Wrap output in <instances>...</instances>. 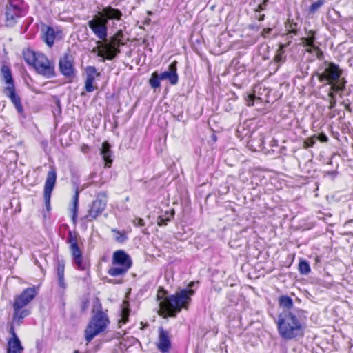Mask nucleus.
<instances>
[{
    "label": "nucleus",
    "instance_id": "obj_6",
    "mask_svg": "<svg viewBox=\"0 0 353 353\" xmlns=\"http://www.w3.org/2000/svg\"><path fill=\"white\" fill-rule=\"evenodd\" d=\"M341 72V70L337 65L330 63L324 70L318 75V77L321 82L324 81H327V83L331 85L332 90H343L345 88V81H340L336 83L339 81Z\"/></svg>",
    "mask_w": 353,
    "mask_h": 353
},
{
    "label": "nucleus",
    "instance_id": "obj_19",
    "mask_svg": "<svg viewBox=\"0 0 353 353\" xmlns=\"http://www.w3.org/2000/svg\"><path fill=\"white\" fill-rule=\"evenodd\" d=\"M278 303L279 307L282 308L281 312L305 311L304 310L295 307L292 299L288 295H281L279 297Z\"/></svg>",
    "mask_w": 353,
    "mask_h": 353
},
{
    "label": "nucleus",
    "instance_id": "obj_14",
    "mask_svg": "<svg viewBox=\"0 0 353 353\" xmlns=\"http://www.w3.org/2000/svg\"><path fill=\"white\" fill-rule=\"evenodd\" d=\"M99 14L107 23L108 21H121L123 17L121 10L110 6L104 7Z\"/></svg>",
    "mask_w": 353,
    "mask_h": 353
},
{
    "label": "nucleus",
    "instance_id": "obj_28",
    "mask_svg": "<svg viewBox=\"0 0 353 353\" xmlns=\"http://www.w3.org/2000/svg\"><path fill=\"white\" fill-rule=\"evenodd\" d=\"M128 268L121 265H113L108 270V274L112 276H118L125 275L128 271Z\"/></svg>",
    "mask_w": 353,
    "mask_h": 353
},
{
    "label": "nucleus",
    "instance_id": "obj_48",
    "mask_svg": "<svg viewBox=\"0 0 353 353\" xmlns=\"http://www.w3.org/2000/svg\"><path fill=\"white\" fill-rule=\"evenodd\" d=\"M50 200H45V206L48 212H50Z\"/></svg>",
    "mask_w": 353,
    "mask_h": 353
},
{
    "label": "nucleus",
    "instance_id": "obj_4",
    "mask_svg": "<svg viewBox=\"0 0 353 353\" xmlns=\"http://www.w3.org/2000/svg\"><path fill=\"white\" fill-rule=\"evenodd\" d=\"M23 58L28 64L34 66L39 74L47 78L54 76V64L43 54L28 48L23 51Z\"/></svg>",
    "mask_w": 353,
    "mask_h": 353
},
{
    "label": "nucleus",
    "instance_id": "obj_17",
    "mask_svg": "<svg viewBox=\"0 0 353 353\" xmlns=\"http://www.w3.org/2000/svg\"><path fill=\"white\" fill-rule=\"evenodd\" d=\"M41 30L43 41L49 47H52L59 32H56L53 28L46 25H42Z\"/></svg>",
    "mask_w": 353,
    "mask_h": 353
},
{
    "label": "nucleus",
    "instance_id": "obj_31",
    "mask_svg": "<svg viewBox=\"0 0 353 353\" xmlns=\"http://www.w3.org/2000/svg\"><path fill=\"white\" fill-rule=\"evenodd\" d=\"M299 271L302 275H307L311 271L309 262L305 259H300L299 263Z\"/></svg>",
    "mask_w": 353,
    "mask_h": 353
},
{
    "label": "nucleus",
    "instance_id": "obj_5",
    "mask_svg": "<svg viewBox=\"0 0 353 353\" xmlns=\"http://www.w3.org/2000/svg\"><path fill=\"white\" fill-rule=\"evenodd\" d=\"M37 295L35 288H28L25 289L19 295L17 296L13 303V318L12 321L17 322L19 325L23 319L30 314L28 310H22L30 301L34 299Z\"/></svg>",
    "mask_w": 353,
    "mask_h": 353
},
{
    "label": "nucleus",
    "instance_id": "obj_56",
    "mask_svg": "<svg viewBox=\"0 0 353 353\" xmlns=\"http://www.w3.org/2000/svg\"><path fill=\"white\" fill-rule=\"evenodd\" d=\"M74 353H79V351L76 350L74 351Z\"/></svg>",
    "mask_w": 353,
    "mask_h": 353
},
{
    "label": "nucleus",
    "instance_id": "obj_40",
    "mask_svg": "<svg viewBox=\"0 0 353 353\" xmlns=\"http://www.w3.org/2000/svg\"><path fill=\"white\" fill-rule=\"evenodd\" d=\"M12 201H14V203H15V205H16V208L14 209V212L17 213V212H19L21 211V206H20V203L19 201V200L17 199H15V200H12Z\"/></svg>",
    "mask_w": 353,
    "mask_h": 353
},
{
    "label": "nucleus",
    "instance_id": "obj_25",
    "mask_svg": "<svg viewBox=\"0 0 353 353\" xmlns=\"http://www.w3.org/2000/svg\"><path fill=\"white\" fill-rule=\"evenodd\" d=\"M315 32L313 30H310L307 33V37H303L301 39L302 41L303 45L305 46H308L310 48L307 49V51L308 52H312V50H316L318 49V47H316L314 42L315 40L314 37Z\"/></svg>",
    "mask_w": 353,
    "mask_h": 353
},
{
    "label": "nucleus",
    "instance_id": "obj_32",
    "mask_svg": "<svg viewBox=\"0 0 353 353\" xmlns=\"http://www.w3.org/2000/svg\"><path fill=\"white\" fill-rule=\"evenodd\" d=\"M160 75L157 72H154L152 74L151 78L150 79V84L151 87L153 88H157L160 87Z\"/></svg>",
    "mask_w": 353,
    "mask_h": 353
},
{
    "label": "nucleus",
    "instance_id": "obj_27",
    "mask_svg": "<svg viewBox=\"0 0 353 353\" xmlns=\"http://www.w3.org/2000/svg\"><path fill=\"white\" fill-rule=\"evenodd\" d=\"M1 74L3 80L7 84L6 87H9L11 85H14L11 71L8 66L3 65L1 69Z\"/></svg>",
    "mask_w": 353,
    "mask_h": 353
},
{
    "label": "nucleus",
    "instance_id": "obj_7",
    "mask_svg": "<svg viewBox=\"0 0 353 353\" xmlns=\"http://www.w3.org/2000/svg\"><path fill=\"white\" fill-rule=\"evenodd\" d=\"M122 30H119L112 38L109 43H99L102 50L98 52V56L108 60L113 59L119 53H120L119 47L124 43L122 41Z\"/></svg>",
    "mask_w": 353,
    "mask_h": 353
},
{
    "label": "nucleus",
    "instance_id": "obj_45",
    "mask_svg": "<svg viewBox=\"0 0 353 353\" xmlns=\"http://www.w3.org/2000/svg\"><path fill=\"white\" fill-rule=\"evenodd\" d=\"M272 31V28L264 29L261 33V35L264 37H266L268 34H270Z\"/></svg>",
    "mask_w": 353,
    "mask_h": 353
},
{
    "label": "nucleus",
    "instance_id": "obj_44",
    "mask_svg": "<svg viewBox=\"0 0 353 353\" xmlns=\"http://www.w3.org/2000/svg\"><path fill=\"white\" fill-rule=\"evenodd\" d=\"M336 101L335 98L330 99L329 109H330V110L332 109L336 105Z\"/></svg>",
    "mask_w": 353,
    "mask_h": 353
},
{
    "label": "nucleus",
    "instance_id": "obj_36",
    "mask_svg": "<svg viewBox=\"0 0 353 353\" xmlns=\"http://www.w3.org/2000/svg\"><path fill=\"white\" fill-rule=\"evenodd\" d=\"M67 243L70 244V248H72L73 243H77L76 236L70 231L67 239Z\"/></svg>",
    "mask_w": 353,
    "mask_h": 353
},
{
    "label": "nucleus",
    "instance_id": "obj_12",
    "mask_svg": "<svg viewBox=\"0 0 353 353\" xmlns=\"http://www.w3.org/2000/svg\"><path fill=\"white\" fill-rule=\"evenodd\" d=\"M3 92L4 94L10 99L17 112L20 114L23 113V108L21 104V98L16 92L14 85H11L9 87H5Z\"/></svg>",
    "mask_w": 353,
    "mask_h": 353
},
{
    "label": "nucleus",
    "instance_id": "obj_22",
    "mask_svg": "<svg viewBox=\"0 0 353 353\" xmlns=\"http://www.w3.org/2000/svg\"><path fill=\"white\" fill-rule=\"evenodd\" d=\"M292 36L289 37L288 34L287 35V39H288V41L286 43H280L279 44V48L276 52V55L274 56V61L276 63H278V66L276 68V70L278 69V68L279 67V65L281 63H283L285 61V59H286V57L285 55V51H284V49L288 46L290 45V43H291V39H292Z\"/></svg>",
    "mask_w": 353,
    "mask_h": 353
},
{
    "label": "nucleus",
    "instance_id": "obj_54",
    "mask_svg": "<svg viewBox=\"0 0 353 353\" xmlns=\"http://www.w3.org/2000/svg\"><path fill=\"white\" fill-rule=\"evenodd\" d=\"M78 197H79V192L77 190H76L74 196V199H78Z\"/></svg>",
    "mask_w": 353,
    "mask_h": 353
},
{
    "label": "nucleus",
    "instance_id": "obj_33",
    "mask_svg": "<svg viewBox=\"0 0 353 353\" xmlns=\"http://www.w3.org/2000/svg\"><path fill=\"white\" fill-rule=\"evenodd\" d=\"M78 208H79V200H73L72 207L71 208V213H72V221L74 224H75L77 221Z\"/></svg>",
    "mask_w": 353,
    "mask_h": 353
},
{
    "label": "nucleus",
    "instance_id": "obj_35",
    "mask_svg": "<svg viewBox=\"0 0 353 353\" xmlns=\"http://www.w3.org/2000/svg\"><path fill=\"white\" fill-rule=\"evenodd\" d=\"M316 140H317V138L315 136L307 139L304 141V147L305 148H307L309 147H312L315 144Z\"/></svg>",
    "mask_w": 353,
    "mask_h": 353
},
{
    "label": "nucleus",
    "instance_id": "obj_43",
    "mask_svg": "<svg viewBox=\"0 0 353 353\" xmlns=\"http://www.w3.org/2000/svg\"><path fill=\"white\" fill-rule=\"evenodd\" d=\"M88 305H89V301L88 300L82 302V303H81V310L82 311H85L87 310V308L88 307Z\"/></svg>",
    "mask_w": 353,
    "mask_h": 353
},
{
    "label": "nucleus",
    "instance_id": "obj_1",
    "mask_svg": "<svg viewBox=\"0 0 353 353\" xmlns=\"http://www.w3.org/2000/svg\"><path fill=\"white\" fill-rule=\"evenodd\" d=\"M199 282L191 281L187 288L179 290L175 294L163 298L157 295L159 303V314L163 318H176L182 309L188 310L192 302V296L195 294L192 289Z\"/></svg>",
    "mask_w": 353,
    "mask_h": 353
},
{
    "label": "nucleus",
    "instance_id": "obj_37",
    "mask_svg": "<svg viewBox=\"0 0 353 353\" xmlns=\"http://www.w3.org/2000/svg\"><path fill=\"white\" fill-rule=\"evenodd\" d=\"M288 31L289 33H293L294 34H297V23H292L289 25L288 28Z\"/></svg>",
    "mask_w": 353,
    "mask_h": 353
},
{
    "label": "nucleus",
    "instance_id": "obj_24",
    "mask_svg": "<svg viewBox=\"0 0 353 353\" xmlns=\"http://www.w3.org/2000/svg\"><path fill=\"white\" fill-rule=\"evenodd\" d=\"M65 261L59 260L57 264V275L58 277L59 286L63 289L66 288V283L64 281Z\"/></svg>",
    "mask_w": 353,
    "mask_h": 353
},
{
    "label": "nucleus",
    "instance_id": "obj_46",
    "mask_svg": "<svg viewBox=\"0 0 353 353\" xmlns=\"http://www.w3.org/2000/svg\"><path fill=\"white\" fill-rule=\"evenodd\" d=\"M265 1H264L263 3L259 4L258 6L256 11V12H261V10L265 9Z\"/></svg>",
    "mask_w": 353,
    "mask_h": 353
},
{
    "label": "nucleus",
    "instance_id": "obj_42",
    "mask_svg": "<svg viewBox=\"0 0 353 353\" xmlns=\"http://www.w3.org/2000/svg\"><path fill=\"white\" fill-rule=\"evenodd\" d=\"M317 139H319L321 142H327V137L324 134H321L318 137H316Z\"/></svg>",
    "mask_w": 353,
    "mask_h": 353
},
{
    "label": "nucleus",
    "instance_id": "obj_30",
    "mask_svg": "<svg viewBox=\"0 0 353 353\" xmlns=\"http://www.w3.org/2000/svg\"><path fill=\"white\" fill-rule=\"evenodd\" d=\"M111 232L114 234V239L118 243H123L128 239L127 233L125 231L121 232L114 228L111 230Z\"/></svg>",
    "mask_w": 353,
    "mask_h": 353
},
{
    "label": "nucleus",
    "instance_id": "obj_26",
    "mask_svg": "<svg viewBox=\"0 0 353 353\" xmlns=\"http://www.w3.org/2000/svg\"><path fill=\"white\" fill-rule=\"evenodd\" d=\"M101 154L105 162V165L110 167L112 160L111 159L112 152L110 145L107 142H103L101 150Z\"/></svg>",
    "mask_w": 353,
    "mask_h": 353
},
{
    "label": "nucleus",
    "instance_id": "obj_20",
    "mask_svg": "<svg viewBox=\"0 0 353 353\" xmlns=\"http://www.w3.org/2000/svg\"><path fill=\"white\" fill-rule=\"evenodd\" d=\"M106 203L103 200H93L87 217H91L92 219L99 216L105 210Z\"/></svg>",
    "mask_w": 353,
    "mask_h": 353
},
{
    "label": "nucleus",
    "instance_id": "obj_55",
    "mask_svg": "<svg viewBox=\"0 0 353 353\" xmlns=\"http://www.w3.org/2000/svg\"><path fill=\"white\" fill-rule=\"evenodd\" d=\"M263 19H264V14L260 15L259 17V21H262V20H263Z\"/></svg>",
    "mask_w": 353,
    "mask_h": 353
},
{
    "label": "nucleus",
    "instance_id": "obj_23",
    "mask_svg": "<svg viewBox=\"0 0 353 353\" xmlns=\"http://www.w3.org/2000/svg\"><path fill=\"white\" fill-rule=\"evenodd\" d=\"M24 348L19 337L10 338L7 344V353H22Z\"/></svg>",
    "mask_w": 353,
    "mask_h": 353
},
{
    "label": "nucleus",
    "instance_id": "obj_2",
    "mask_svg": "<svg viewBox=\"0 0 353 353\" xmlns=\"http://www.w3.org/2000/svg\"><path fill=\"white\" fill-rule=\"evenodd\" d=\"M306 320V311L281 312L275 321L279 336L285 340L303 336Z\"/></svg>",
    "mask_w": 353,
    "mask_h": 353
},
{
    "label": "nucleus",
    "instance_id": "obj_8",
    "mask_svg": "<svg viewBox=\"0 0 353 353\" xmlns=\"http://www.w3.org/2000/svg\"><path fill=\"white\" fill-rule=\"evenodd\" d=\"M89 28L93 33L103 41H106L107 37V22L99 14L94 16L92 19L88 22Z\"/></svg>",
    "mask_w": 353,
    "mask_h": 353
},
{
    "label": "nucleus",
    "instance_id": "obj_11",
    "mask_svg": "<svg viewBox=\"0 0 353 353\" xmlns=\"http://www.w3.org/2000/svg\"><path fill=\"white\" fill-rule=\"evenodd\" d=\"M21 9L17 5L13 4L11 1L6 6V23L7 26H12L16 23L17 18L21 17Z\"/></svg>",
    "mask_w": 353,
    "mask_h": 353
},
{
    "label": "nucleus",
    "instance_id": "obj_3",
    "mask_svg": "<svg viewBox=\"0 0 353 353\" xmlns=\"http://www.w3.org/2000/svg\"><path fill=\"white\" fill-rule=\"evenodd\" d=\"M92 316L85 330V339L90 342L96 336L103 332L110 321L107 310L103 311L99 298H95L92 303Z\"/></svg>",
    "mask_w": 353,
    "mask_h": 353
},
{
    "label": "nucleus",
    "instance_id": "obj_52",
    "mask_svg": "<svg viewBox=\"0 0 353 353\" xmlns=\"http://www.w3.org/2000/svg\"><path fill=\"white\" fill-rule=\"evenodd\" d=\"M108 282H109V283H114H114H122V281H114V280H113V279H110V280L108 281Z\"/></svg>",
    "mask_w": 353,
    "mask_h": 353
},
{
    "label": "nucleus",
    "instance_id": "obj_13",
    "mask_svg": "<svg viewBox=\"0 0 353 353\" xmlns=\"http://www.w3.org/2000/svg\"><path fill=\"white\" fill-rule=\"evenodd\" d=\"M172 347L171 340L168 331L165 330L163 327H159V343L157 348L162 353H167Z\"/></svg>",
    "mask_w": 353,
    "mask_h": 353
},
{
    "label": "nucleus",
    "instance_id": "obj_39",
    "mask_svg": "<svg viewBox=\"0 0 353 353\" xmlns=\"http://www.w3.org/2000/svg\"><path fill=\"white\" fill-rule=\"evenodd\" d=\"M9 334L12 336L10 338H14V337H18L17 334H16V332H15V330H14V326L13 325V323H11L10 326V329H9Z\"/></svg>",
    "mask_w": 353,
    "mask_h": 353
},
{
    "label": "nucleus",
    "instance_id": "obj_50",
    "mask_svg": "<svg viewBox=\"0 0 353 353\" xmlns=\"http://www.w3.org/2000/svg\"><path fill=\"white\" fill-rule=\"evenodd\" d=\"M332 216V214H325V216L323 217H321V216H317L319 219H323L324 221L327 220V217H331Z\"/></svg>",
    "mask_w": 353,
    "mask_h": 353
},
{
    "label": "nucleus",
    "instance_id": "obj_29",
    "mask_svg": "<svg viewBox=\"0 0 353 353\" xmlns=\"http://www.w3.org/2000/svg\"><path fill=\"white\" fill-rule=\"evenodd\" d=\"M174 211L165 212L163 215L159 216L157 219V225L159 226H165L174 217Z\"/></svg>",
    "mask_w": 353,
    "mask_h": 353
},
{
    "label": "nucleus",
    "instance_id": "obj_51",
    "mask_svg": "<svg viewBox=\"0 0 353 353\" xmlns=\"http://www.w3.org/2000/svg\"><path fill=\"white\" fill-rule=\"evenodd\" d=\"M342 104L344 105L345 110L350 111V104H347V103H342Z\"/></svg>",
    "mask_w": 353,
    "mask_h": 353
},
{
    "label": "nucleus",
    "instance_id": "obj_49",
    "mask_svg": "<svg viewBox=\"0 0 353 353\" xmlns=\"http://www.w3.org/2000/svg\"><path fill=\"white\" fill-rule=\"evenodd\" d=\"M338 90H333L330 88V91L328 94V96L330 99H333V98H335V96H334V92H337Z\"/></svg>",
    "mask_w": 353,
    "mask_h": 353
},
{
    "label": "nucleus",
    "instance_id": "obj_21",
    "mask_svg": "<svg viewBox=\"0 0 353 353\" xmlns=\"http://www.w3.org/2000/svg\"><path fill=\"white\" fill-rule=\"evenodd\" d=\"M86 80L85 83V88L87 92H93L95 89L93 83L95 77L99 75L94 67L89 66L86 68Z\"/></svg>",
    "mask_w": 353,
    "mask_h": 353
},
{
    "label": "nucleus",
    "instance_id": "obj_34",
    "mask_svg": "<svg viewBox=\"0 0 353 353\" xmlns=\"http://www.w3.org/2000/svg\"><path fill=\"white\" fill-rule=\"evenodd\" d=\"M324 3L323 0H318L316 2L312 3L310 8V12L314 13L318 9H319Z\"/></svg>",
    "mask_w": 353,
    "mask_h": 353
},
{
    "label": "nucleus",
    "instance_id": "obj_9",
    "mask_svg": "<svg viewBox=\"0 0 353 353\" xmlns=\"http://www.w3.org/2000/svg\"><path fill=\"white\" fill-rule=\"evenodd\" d=\"M59 68L65 77H72L74 73L73 57L70 53H65L59 60Z\"/></svg>",
    "mask_w": 353,
    "mask_h": 353
},
{
    "label": "nucleus",
    "instance_id": "obj_16",
    "mask_svg": "<svg viewBox=\"0 0 353 353\" xmlns=\"http://www.w3.org/2000/svg\"><path fill=\"white\" fill-rule=\"evenodd\" d=\"M177 61H173L168 67V70H165L161 74L160 79L161 80H168L172 85H175L178 82V74L176 72Z\"/></svg>",
    "mask_w": 353,
    "mask_h": 353
},
{
    "label": "nucleus",
    "instance_id": "obj_15",
    "mask_svg": "<svg viewBox=\"0 0 353 353\" xmlns=\"http://www.w3.org/2000/svg\"><path fill=\"white\" fill-rule=\"evenodd\" d=\"M72 256V261L76 268L79 270H85L87 269L86 263L83 262L82 252L79 248L77 243H73L72 248H70Z\"/></svg>",
    "mask_w": 353,
    "mask_h": 353
},
{
    "label": "nucleus",
    "instance_id": "obj_10",
    "mask_svg": "<svg viewBox=\"0 0 353 353\" xmlns=\"http://www.w3.org/2000/svg\"><path fill=\"white\" fill-rule=\"evenodd\" d=\"M112 263L113 265H121L128 269L132 265L130 255L123 250H117L113 253Z\"/></svg>",
    "mask_w": 353,
    "mask_h": 353
},
{
    "label": "nucleus",
    "instance_id": "obj_53",
    "mask_svg": "<svg viewBox=\"0 0 353 353\" xmlns=\"http://www.w3.org/2000/svg\"><path fill=\"white\" fill-rule=\"evenodd\" d=\"M8 203H9V205L11 206V208L13 207V205H15V203L12 202V200H8Z\"/></svg>",
    "mask_w": 353,
    "mask_h": 353
},
{
    "label": "nucleus",
    "instance_id": "obj_41",
    "mask_svg": "<svg viewBox=\"0 0 353 353\" xmlns=\"http://www.w3.org/2000/svg\"><path fill=\"white\" fill-rule=\"evenodd\" d=\"M99 43H103V42H102V41H98L97 42V47H95V48H93V50H92V52H94V53H97V54H98L99 51L100 50H102V48L100 46Z\"/></svg>",
    "mask_w": 353,
    "mask_h": 353
},
{
    "label": "nucleus",
    "instance_id": "obj_38",
    "mask_svg": "<svg viewBox=\"0 0 353 353\" xmlns=\"http://www.w3.org/2000/svg\"><path fill=\"white\" fill-rule=\"evenodd\" d=\"M133 224L137 227H143L145 225V223L144 220L141 218H136L133 220Z\"/></svg>",
    "mask_w": 353,
    "mask_h": 353
},
{
    "label": "nucleus",
    "instance_id": "obj_18",
    "mask_svg": "<svg viewBox=\"0 0 353 353\" xmlns=\"http://www.w3.org/2000/svg\"><path fill=\"white\" fill-rule=\"evenodd\" d=\"M57 173L54 168H52L48 172L45 182L44 198L50 199L51 192L56 183Z\"/></svg>",
    "mask_w": 353,
    "mask_h": 353
},
{
    "label": "nucleus",
    "instance_id": "obj_47",
    "mask_svg": "<svg viewBox=\"0 0 353 353\" xmlns=\"http://www.w3.org/2000/svg\"><path fill=\"white\" fill-rule=\"evenodd\" d=\"M248 97H249V100L248 101V105H253V101L255 99L254 95L250 94V95H249Z\"/></svg>",
    "mask_w": 353,
    "mask_h": 353
},
{
    "label": "nucleus",
    "instance_id": "obj_57",
    "mask_svg": "<svg viewBox=\"0 0 353 353\" xmlns=\"http://www.w3.org/2000/svg\"><path fill=\"white\" fill-rule=\"evenodd\" d=\"M352 220H349L348 221H347V222L345 223V224H347V223H350V222H352Z\"/></svg>",
    "mask_w": 353,
    "mask_h": 353
}]
</instances>
